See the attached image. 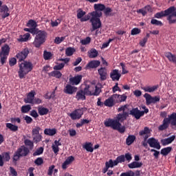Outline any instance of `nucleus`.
I'll list each match as a JSON object with an SVG mask.
<instances>
[{"label":"nucleus","instance_id":"3c124183","mask_svg":"<svg viewBox=\"0 0 176 176\" xmlns=\"http://www.w3.org/2000/svg\"><path fill=\"white\" fill-rule=\"evenodd\" d=\"M65 40V36H62V37H56L54 39V43L56 45H60L61 42Z\"/></svg>","mask_w":176,"mask_h":176},{"label":"nucleus","instance_id":"f8f14e48","mask_svg":"<svg viewBox=\"0 0 176 176\" xmlns=\"http://www.w3.org/2000/svg\"><path fill=\"white\" fill-rule=\"evenodd\" d=\"M0 13H3L1 14V19H5L6 17H9L10 16V13L9 12V7L6 5L2 6V1H0Z\"/></svg>","mask_w":176,"mask_h":176},{"label":"nucleus","instance_id":"2f4dec72","mask_svg":"<svg viewBox=\"0 0 176 176\" xmlns=\"http://www.w3.org/2000/svg\"><path fill=\"white\" fill-rule=\"evenodd\" d=\"M134 141H135V135H129L126 139V145L130 146V145H131L134 142Z\"/></svg>","mask_w":176,"mask_h":176},{"label":"nucleus","instance_id":"de8ad7c7","mask_svg":"<svg viewBox=\"0 0 176 176\" xmlns=\"http://www.w3.org/2000/svg\"><path fill=\"white\" fill-rule=\"evenodd\" d=\"M151 24H153V25H160V27H162V25H163V23H162V21H158L155 19H151Z\"/></svg>","mask_w":176,"mask_h":176},{"label":"nucleus","instance_id":"423d86ee","mask_svg":"<svg viewBox=\"0 0 176 176\" xmlns=\"http://www.w3.org/2000/svg\"><path fill=\"white\" fill-rule=\"evenodd\" d=\"M85 111H86L85 107L77 109L73 111L72 113H69L68 116L71 118L72 120H79L80 118H82V116H83Z\"/></svg>","mask_w":176,"mask_h":176},{"label":"nucleus","instance_id":"6e6552de","mask_svg":"<svg viewBox=\"0 0 176 176\" xmlns=\"http://www.w3.org/2000/svg\"><path fill=\"white\" fill-rule=\"evenodd\" d=\"M94 9L95 11L90 12L89 14H94L95 16L102 17V11H104L105 9V5L101 3L94 4Z\"/></svg>","mask_w":176,"mask_h":176},{"label":"nucleus","instance_id":"680f3d73","mask_svg":"<svg viewBox=\"0 0 176 176\" xmlns=\"http://www.w3.org/2000/svg\"><path fill=\"white\" fill-rule=\"evenodd\" d=\"M16 64H17V60L16 58H11L9 60V65L11 67H14V65H16Z\"/></svg>","mask_w":176,"mask_h":176},{"label":"nucleus","instance_id":"338daca9","mask_svg":"<svg viewBox=\"0 0 176 176\" xmlns=\"http://www.w3.org/2000/svg\"><path fill=\"white\" fill-rule=\"evenodd\" d=\"M24 102H25V104H34V99L27 96V98L24 99Z\"/></svg>","mask_w":176,"mask_h":176},{"label":"nucleus","instance_id":"a211bd4d","mask_svg":"<svg viewBox=\"0 0 176 176\" xmlns=\"http://www.w3.org/2000/svg\"><path fill=\"white\" fill-rule=\"evenodd\" d=\"M16 151L21 157H24L30 153V149L25 147V146H21Z\"/></svg>","mask_w":176,"mask_h":176},{"label":"nucleus","instance_id":"4d7b16f0","mask_svg":"<svg viewBox=\"0 0 176 176\" xmlns=\"http://www.w3.org/2000/svg\"><path fill=\"white\" fill-rule=\"evenodd\" d=\"M34 164H36V166H42V164H43V158L38 157L36 160H34Z\"/></svg>","mask_w":176,"mask_h":176},{"label":"nucleus","instance_id":"37998d69","mask_svg":"<svg viewBox=\"0 0 176 176\" xmlns=\"http://www.w3.org/2000/svg\"><path fill=\"white\" fill-rule=\"evenodd\" d=\"M53 57V54L50 52H47L46 50L43 52V58L44 60H50Z\"/></svg>","mask_w":176,"mask_h":176},{"label":"nucleus","instance_id":"774afa93","mask_svg":"<svg viewBox=\"0 0 176 176\" xmlns=\"http://www.w3.org/2000/svg\"><path fill=\"white\" fill-rule=\"evenodd\" d=\"M54 167H56L54 165H52L51 166L49 167L47 175H53V170H54Z\"/></svg>","mask_w":176,"mask_h":176},{"label":"nucleus","instance_id":"bb28decb","mask_svg":"<svg viewBox=\"0 0 176 176\" xmlns=\"http://www.w3.org/2000/svg\"><path fill=\"white\" fill-rule=\"evenodd\" d=\"M83 149H85L87 152H90L91 153H93L94 152V148H93V143L87 142L85 143V144L82 146Z\"/></svg>","mask_w":176,"mask_h":176},{"label":"nucleus","instance_id":"7ed1b4c3","mask_svg":"<svg viewBox=\"0 0 176 176\" xmlns=\"http://www.w3.org/2000/svg\"><path fill=\"white\" fill-rule=\"evenodd\" d=\"M171 126H176V113L173 112L170 115L168 116V118H165L162 121V124L158 126L159 131H164L167 130V128Z\"/></svg>","mask_w":176,"mask_h":176},{"label":"nucleus","instance_id":"bf43d9fd","mask_svg":"<svg viewBox=\"0 0 176 176\" xmlns=\"http://www.w3.org/2000/svg\"><path fill=\"white\" fill-rule=\"evenodd\" d=\"M65 66V63H60L59 65H55L54 67V69L55 71H60L61 69H63V68H64V67Z\"/></svg>","mask_w":176,"mask_h":176},{"label":"nucleus","instance_id":"603ef678","mask_svg":"<svg viewBox=\"0 0 176 176\" xmlns=\"http://www.w3.org/2000/svg\"><path fill=\"white\" fill-rule=\"evenodd\" d=\"M84 92V94L85 96H93L91 91L89 89V87H87V85H85V87L84 88V90H82Z\"/></svg>","mask_w":176,"mask_h":176},{"label":"nucleus","instance_id":"4c0bfd02","mask_svg":"<svg viewBox=\"0 0 176 176\" xmlns=\"http://www.w3.org/2000/svg\"><path fill=\"white\" fill-rule=\"evenodd\" d=\"M98 56V51L96 49H91L89 52V58H96Z\"/></svg>","mask_w":176,"mask_h":176},{"label":"nucleus","instance_id":"b1692460","mask_svg":"<svg viewBox=\"0 0 176 176\" xmlns=\"http://www.w3.org/2000/svg\"><path fill=\"white\" fill-rule=\"evenodd\" d=\"M78 90V88L72 87L71 85H67L65 88V93L66 94H74Z\"/></svg>","mask_w":176,"mask_h":176},{"label":"nucleus","instance_id":"58836bf2","mask_svg":"<svg viewBox=\"0 0 176 176\" xmlns=\"http://www.w3.org/2000/svg\"><path fill=\"white\" fill-rule=\"evenodd\" d=\"M27 27H31L30 28H36V27H38V24L35 20L30 19L27 23Z\"/></svg>","mask_w":176,"mask_h":176},{"label":"nucleus","instance_id":"c9c22d12","mask_svg":"<svg viewBox=\"0 0 176 176\" xmlns=\"http://www.w3.org/2000/svg\"><path fill=\"white\" fill-rule=\"evenodd\" d=\"M171 151H173V147L171 146H168L166 148H164L161 150V155H163V156H167V155H168V153H170V152H171Z\"/></svg>","mask_w":176,"mask_h":176},{"label":"nucleus","instance_id":"412c9836","mask_svg":"<svg viewBox=\"0 0 176 176\" xmlns=\"http://www.w3.org/2000/svg\"><path fill=\"white\" fill-rule=\"evenodd\" d=\"M100 64H101V62H100V60H91L89 63H87L86 67L89 69H93L94 68H98V67H100Z\"/></svg>","mask_w":176,"mask_h":176},{"label":"nucleus","instance_id":"a18cd8bd","mask_svg":"<svg viewBox=\"0 0 176 176\" xmlns=\"http://www.w3.org/2000/svg\"><path fill=\"white\" fill-rule=\"evenodd\" d=\"M20 157H21L20 156V154L19 153V152L17 151H15V153H14L13 157H12L13 163H14L16 164V163H17L18 160H20Z\"/></svg>","mask_w":176,"mask_h":176},{"label":"nucleus","instance_id":"1a4fd4ad","mask_svg":"<svg viewBox=\"0 0 176 176\" xmlns=\"http://www.w3.org/2000/svg\"><path fill=\"white\" fill-rule=\"evenodd\" d=\"M148 144L150 148H155V149H160L162 146H160V142L159 140L155 138H150L146 140V146H144V148H148Z\"/></svg>","mask_w":176,"mask_h":176},{"label":"nucleus","instance_id":"7c9ffc66","mask_svg":"<svg viewBox=\"0 0 176 176\" xmlns=\"http://www.w3.org/2000/svg\"><path fill=\"white\" fill-rule=\"evenodd\" d=\"M129 168H140L142 167V162H133L131 164H128Z\"/></svg>","mask_w":176,"mask_h":176},{"label":"nucleus","instance_id":"f257e3e1","mask_svg":"<svg viewBox=\"0 0 176 176\" xmlns=\"http://www.w3.org/2000/svg\"><path fill=\"white\" fill-rule=\"evenodd\" d=\"M126 120V117L122 113L117 115L116 119L109 118L104 122L105 127H111L113 130H117L121 134H123L126 131V126H122V122Z\"/></svg>","mask_w":176,"mask_h":176},{"label":"nucleus","instance_id":"5fc2aeb1","mask_svg":"<svg viewBox=\"0 0 176 176\" xmlns=\"http://www.w3.org/2000/svg\"><path fill=\"white\" fill-rule=\"evenodd\" d=\"M36 30L37 28H25L24 31H25L26 32H30V34H32V35H33V36H35V32H36Z\"/></svg>","mask_w":176,"mask_h":176},{"label":"nucleus","instance_id":"cd10ccee","mask_svg":"<svg viewBox=\"0 0 176 176\" xmlns=\"http://www.w3.org/2000/svg\"><path fill=\"white\" fill-rule=\"evenodd\" d=\"M165 57L168 58L170 63H173V64H176V56L173 54L171 52H166Z\"/></svg>","mask_w":176,"mask_h":176},{"label":"nucleus","instance_id":"39448f33","mask_svg":"<svg viewBox=\"0 0 176 176\" xmlns=\"http://www.w3.org/2000/svg\"><path fill=\"white\" fill-rule=\"evenodd\" d=\"M90 16H91L89 23H91L92 25V29L91 30V32L96 31V30H98V28H101L102 23H101V19H100V17L98 15H94L93 14H89Z\"/></svg>","mask_w":176,"mask_h":176},{"label":"nucleus","instance_id":"393cba45","mask_svg":"<svg viewBox=\"0 0 176 176\" xmlns=\"http://www.w3.org/2000/svg\"><path fill=\"white\" fill-rule=\"evenodd\" d=\"M81 80H82V75H78L69 78L70 83L76 85H79Z\"/></svg>","mask_w":176,"mask_h":176},{"label":"nucleus","instance_id":"864d4df0","mask_svg":"<svg viewBox=\"0 0 176 176\" xmlns=\"http://www.w3.org/2000/svg\"><path fill=\"white\" fill-rule=\"evenodd\" d=\"M41 129L39 126H35L32 131V135H39V131H41Z\"/></svg>","mask_w":176,"mask_h":176},{"label":"nucleus","instance_id":"9b49d317","mask_svg":"<svg viewBox=\"0 0 176 176\" xmlns=\"http://www.w3.org/2000/svg\"><path fill=\"white\" fill-rule=\"evenodd\" d=\"M144 97L146 99V105H151V104H156V102H159V101H160V96L153 97L148 93H146L144 95Z\"/></svg>","mask_w":176,"mask_h":176},{"label":"nucleus","instance_id":"4468645a","mask_svg":"<svg viewBox=\"0 0 176 176\" xmlns=\"http://www.w3.org/2000/svg\"><path fill=\"white\" fill-rule=\"evenodd\" d=\"M98 74L99 75V79L101 82L107 80L108 78V70L105 67H100L98 69Z\"/></svg>","mask_w":176,"mask_h":176},{"label":"nucleus","instance_id":"9d476101","mask_svg":"<svg viewBox=\"0 0 176 176\" xmlns=\"http://www.w3.org/2000/svg\"><path fill=\"white\" fill-rule=\"evenodd\" d=\"M145 113H148L147 109H146L145 111H140V109H138V107L132 109L129 112V115L135 117V119L137 120L140 119L141 117L145 115Z\"/></svg>","mask_w":176,"mask_h":176},{"label":"nucleus","instance_id":"13d9d810","mask_svg":"<svg viewBox=\"0 0 176 176\" xmlns=\"http://www.w3.org/2000/svg\"><path fill=\"white\" fill-rule=\"evenodd\" d=\"M94 90L95 91L94 92H92V96H100V93H101V89H100V87L96 86Z\"/></svg>","mask_w":176,"mask_h":176},{"label":"nucleus","instance_id":"a19ab883","mask_svg":"<svg viewBox=\"0 0 176 176\" xmlns=\"http://www.w3.org/2000/svg\"><path fill=\"white\" fill-rule=\"evenodd\" d=\"M21 111L22 113H28L29 111H31V105L26 104L21 107Z\"/></svg>","mask_w":176,"mask_h":176},{"label":"nucleus","instance_id":"0e129e2a","mask_svg":"<svg viewBox=\"0 0 176 176\" xmlns=\"http://www.w3.org/2000/svg\"><path fill=\"white\" fill-rule=\"evenodd\" d=\"M120 176H134V172L129 170L126 173H122Z\"/></svg>","mask_w":176,"mask_h":176},{"label":"nucleus","instance_id":"0eeeda50","mask_svg":"<svg viewBox=\"0 0 176 176\" xmlns=\"http://www.w3.org/2000/svg\"><path fill=\"white\" fill-rule=\"evenodd\" d=\"M139 135H140V137H143L142 145L143 146H146V141H148V138L151 137V129H149V127L145 126L144 129L140 131Z\"/></svg>","mask_w":176,"mask_h":176},{"label":"nucleus","instance_id":"69168bd1","mask_svg":"<svg viewBox=\"0 0 176 176\" xmlns=\"http://www.w3.org/2000/svg\"><path fill=\"white\" fill-rule=\"evenodd\" d=\"M120 176H134V172L129 170L126 173H122Z\"/></svg>","mask_w":176,"mask_h":176},{"label":"nucleus","instance_id":"5701e85b","mask_svg":"<svg viewBox=\"0 0 176 176\" xmlns=\"http://www.w3.org/2000/svg\"><path fill=\"white\" fill-rule=\"evenodd\" d=\"M58 146H61V142H60V140H55L54 144H53L52 146V151L55 155H57V153L60 152V148Z\"/></svg>","mask_w":176,"mask_h":176},{"label":"nucleus","instance_id":"c03bdc74","mask_svg":"<svg viewBox=\"0 0 176 176\" xmlns=\"http://www.w3.org/2000/svg\"><path fill=\"white\" fill-rule=\"evenodd\" d=\"M74 53H75V50L74 48H72L71 47H67L66 50H65V54L66 56H72V54H74Z\"/></svg>","mask_w":176,"mask_h":176},{"label":"nucleus","instance_id":"e433bc0d","mask_svg":"<svg viewBox=\"0 0 176 176\" xmlns=\"http://www.w3.org/2000/svg\"><path fill=\"white\" fill-rule=\"evenodd\" d=\"M6 126L7 129H9L10 130V131L16 132L19 130V126H17L16 125H14L12 123H6Z\"/></svg>","mask_w":176,"mask_h":176},{"label":"nucleus","instance_id":"473e14b6","mask_svg":"<svg viewBox=\"0 0 176 176\" xmlns=\"http://www.w3.org/2000/svg\"><path fill=\"white\" fill-rule=\"evenodd\" d=\"M38 112L41 116H43L44 115H47L49 113V109L46 107H38Z\"/></svg>","mask_w":176,"mask_h":176},{"label":"nucleus","instance_id":"aec40b11","mask_svg":"<svg viewBox=\"0 0 176 176\" xmlns=\"http://www.w3.org/2000/svg\"><path fill=\"white\" fill-rule=\"evenodd\" d=\"M10 52V47L8 44H5L3 47H1V51L0 52V57L2 56H9V53Z\"/></svg>","mask_w":176,"mask_h":176},{"label":"nucleus","instance_id":"79ce46f5","mask_svg":"<svg viewBox=\"0 0 176 176\" xmlns=\"http://www.w3.org/2000/svg\"><path fill=\"white\" fill-rule=\"evenodd\" d=\"M86 12L83 11L81 8H79L77 10V19H80V20H82Z\"/></svg>","mask_w":176,"mask_h":176},{"label":"nucleus","instance_id":"ea45409f","mask_svg":"<svg viewBox=\"0 0 176 176\" xmlns=\"http://www.w3.org/2000/svg\"><path fill=\"white\" fill-rule=\"evenodd\" d=\"M3 162L10 161V152H4L1 154Z\"/></svg>","mask_w":176,"mask_h":176},{"label":"nucleus","instance_id":"dca6fc26","mask_svg":"<svg viewBox=\"0 0 176 176\" xmlns=\"http://www.w3.org/2000/svg\"><path fill=\"white\" fill-rule=\"evenodd\" d=\"M30 54V50L28 48H25L23 50H22L21 52L18 53L16 55V57L17 59H19V61H24L25 58H27V56Z\"/></svg>","mask_w":176,"mask_h":176},{"label":"nucleus","instance_id":"6ab92c4d","mask_svg":"<svg viewBox=\"0 0 176 176\" xmlns=\"http://www.w3.org/2000/svg\"><path fill=\"white\" fill-rule=\"evenodd\" d=\"M120 76H122V74L119 73V70L118 69H113L110 73V78L112 79L113 82L119 80Z\"/></svg>","mask_w":176,"mask_h":176},{"label":"nucleus","instance_id":"f3484780","mask_svg":"<svg viewBox=\"0 0 176 176\" xmlns=\"http://www.w3.org/2000/svg\"><path fill=\"white\" fill-rule=\"evenodd\" d=\"M116 159H117L118 163H124L126 162V160H127V162H130V160H131V159H133V157H131V154L128 153H126L125 155H121L117 157Z\"/></svg>","mask_w":176,"mask_h":176},{"label":"nucleus","instance_id":"e2e57ef3","mask_svg":"<svg viewBox=\"0 0 176 176\" xmlns=\"http://www.w3.org/2000/svg\"><path fill=\"white\" fill-rule=\"evenodd\" d=\"M61 21L60 19H57L54 21H51V25L52 27H57L58 26V24H60Z\"/></svg>","mask_w":176,"mask_h":176},{"label":"nucleus","instance_id":"2eb2a0df","mask_svg":"<svg viewBox=\"0 0 176 176\" xmlns=\"http://www.w3.org/2000/svg\"><path fill=\"white\" fill-rule=\"evenodd\" d=\"M173 10L167 16L166 20L168 21V24H176V8L175 6H170Z\"/></svg>","mask_w":176,"mask_h":176},{"label":"nucleus","instance_id":"6e6d98bb","mask_svg":"<svg viewBox=\"0 0 176 176\" xmlns=\"http://www.w3.org/2000/svg\"><path fill=\"white\" fill-rule=\"evenodd\" d=\"M91 42V38L87 36L86 38L80 40V43L82 45H89Z\"/></svg>","mask_w":176,"mask_h":176},{"label":"nucleus","instance_id":"c85d7f7f","mask_svg":"<svg viewBox=\"0 0 176 176\" xmlns=\"http://www.w3.org/2000/svg\"><path fill=\"white\" fill-rule=\"evenodd\" d=\"M76 98L78 101H79V100H81L82 101H85V100H86V95L83 92V90L81 89L77 91Z\"/></svg>","mask_w":176,"mask_h":176},{"label":"nucleus","instance_id":"f03ea898","mask_svg":"<svg viewBox=\"0 0 176 176\" xmlns=\"http://www.w3.org/2000/svg\"><path fill=\"white\" fill-rule=\"evenodd\" d=\"M34 41L33 45L34 47H41L45 42H46V38H47V32L45 30H40L38 28L36 30L34 34Z\"/></svg>","mask_w":176,"mask_h":176},{"label":"nucleus","instance_id":"c756f323","mask_svg":"<svg viewBox=\"0 0 176 176\" xmlns=\"http://www.w3.org/2000/svg\"><path fill=\"white\" fill-rule=\"evenodd\" d=\"M57 130L56 129H45L44 130V134L45 135H50V137L56 134Z\"/></svg>","mask_w":176,"mask_h":176},{"label":"nucleus","instance_id":"72a5a7b5","mask_svg":"<svg viewBox=\"0 0 176 176\" xmlns=\"http://www.w3.org/2000/svg\"><path fill=\"white\" fill-rule=\"evenodd\" d=\"M104 104L105 105V107H109L111 108L113 107V105H115V102L113 101V99L110 97L104 102Z\"/></svg>","mask_w":176,"mask_h":176},{"label":"nucleus","instance_id":"ddd939ff","mask_svg":"<svg viewBox=\"0 0 176 176\" xmlns=\"http://www.w3.org/2000/svg\"><path fill=\"white\" fill-rule=\"evenodd\" d=\"M173 10H174V8H168V9H166L164 11L157 12L154 15V17H155V19H162V17H166V16H168L170 14V13H173Z\"/></svg>","mask_w":176,"mask_h":176},{"label":"nucleus","instance_id":"a878e982","mask_svg":"<svg viewBox=\"0 0 176 176\" xmlns=\"http://www.w3.org/2000/svg\"><path fill=\"white\" fill-rule=\"evenodd\" d=\"M175 140V135H172L171 137H169L168 138L162 139L161 140V142L163 145V146H166V145H168L173 142Z\"/></svg>","mask_w":176,"mask_h":176},{"label":"nucleus","instance_id":"09e8293b","mask_svg":"<svg viewBox=\"0 0 176 176\" xmlns=\"http://www.w3.org/2000/svg\"><path fill=\"white\" fill-rule=\"evenodd\" d=\"M138 34H141V29L138 28H134L131 31V35H138Z\"/></svg>","mask_w":176,"mask_h":176},{"label":"nucleus","instance_id":"4be33fe9","mask_svg":"<svg viewBox=\"0 0 176 176\" xmlns=\"http://www.w3.org/2000/svg\"><path fill=\"white\" fill-rule=\"evenodd\" d=\"M159 89V85H154L153 87L151 86H146L144 87H142V89L144 90V91H146V93H153L154 91H156Z\"/></svg>","mask_w":176,"mask_h":176},{"label":"nucleus","instance_id":"052dcab7","mask_svg":"<svg viewBox=\"0 0 176 176\" xmlns=\"http://www.w3.org/2000/svg\"><path fill=\"white\" fill-rule=\"evenodd\" d=\"M33 140L34 142H41L42 141V135H36L34 136Z\"/></svg>","mask_w":176,"mask_h":176},{"label":"nucleus","instance_id":"f704fd0d","mask_svg":"<svg viewBox=\"0 0 176 176\" xmlns=\"http://www.w3.org/2000/svg\"><path fill=\"white\" fill-rule=\"evenodd\" d=\"M49 76H53L54 78H56V79H60L61 78V76H63V74L59 71H53L49 73Z\"/></svg>","mask_w":176,"mask_h":176},{"label":"nucleus","instance_id":"8fccbe9b","mask_svg":"<svg viewBox=\"0 0 176 176\" xmlns=\"http://www.w3.org/2000/svg\"><path fill=\"white\" fill-rule=\"evenodd\" d=\"M43 153V147H40L33 153V156H39Z\"/></svg>","mask_w":176,"mask_h":176},{"label":"nucleus","instance_id":"49530a36","mask_svg":"<svg viewBox=\"0 0 176 176\" xmlns=\"http://www.w3.org/2000/svg\"><path fill=\"white\" fill-rule=\"evenodd\" d=\"M119 99L116 100V102H124L127 100V96L126 94L119 95Z\"/></svg>","mask_w":176,"mask_h":176},{"label":"nucleus","instance_id":"20e7f679","mask_svg":"<svg viewBox=\"0 0 176 176\" xmlns=\"http://www.w3.org/2000/svg\"><path fill=\"white\" fill-rule=\"evenodd\" d=\"M34 69V65L32 63L28 61H24L19 64V70L18 71V75L20 79H23V78L29 72H31Z\"/></svg>","mask_w":176,"mask_h":176}]
</instances>
